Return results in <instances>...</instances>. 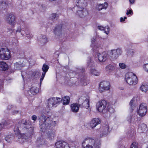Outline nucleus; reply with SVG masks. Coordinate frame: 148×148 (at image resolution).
Listing matches in <instances>:
<instances>
[{
	"instance_id": "nucleus-14",
	"label": "nucleus",
	"mask_w": 148,
	"mask_h": 148,
	"mask_svg": "<svg viewBox=\"0 0 148 148\" xmlns=\"http://www.w3.org/2000/svg\"><path fill=\"white\" fill-rule=\"evenodd\" d=\"M6 21L9 24L14 26L15 24V17L12 14H10L6 18Z\"/></svg>"
},
{
	"instance_id": "nucleus-49",
	"label": "nucleus",
	"mask_w": 148,
	"mask_h": 148,
	"mask_svg": "<svg viewBox=\"0 0 148 148\" xmlns=\"http://www.w3.org/2000/svg\"><path fill=\"white\" fill-rule=\"evenodd\" d=\"M145 71L148 73V64H145L143 66Z\"/></svg>"
},
{
	"instance_id": "nucleus-9",
	"label": "nucleus",
	"mask_w": 148,
	"mask_h": 148,
	"mask_svg": "<svg viewBox=\"0 0 148 148\" xmlns=\"http://www.w3.org/2000/svg\"><path fill=\"white\" fill-rule=\"evenodd\" d=\"M10 57V51L8 49L1 48L0 49V58L1 59L7 60Z\"/></svg>"
},
{
	"instance_id": "nucleus-27",
	"label": "nucleus",
	"mask_w": 148,
	"mask_h": 148,
	"mask_svg": "<svg viewBox=\"0 0 148 148\" xmlns=\"http://www.w3.org/2000/svg\"><path fill=\"white\" fill-rule=\"evenodd\" d=\"M8 67V65L3 61L0 62V68L1 70L3 71H6L7 70Z\"/></svg>"
},
{
	"instance_id": "nucleus-39",
	"label": "nucleus",
	"mask_w": 148,
	"mask_h": 148,
	"mask_svg": "<svg viewBox=\"0 0 148 148\" xmlns=\"http://www.w3.org/2000/svg\"><path fill=\"white\" fill-rule=\"evenodd\" d=\"M126 52L128 55L132 56L134 54V51L133 49H126Z\"/></svg>"
},
{
	"instance_id": "nucleus-28",
	"label": "nucleus",
	"mask_w": 148,
	"mask_h": 148,
	"mask_svg": "<svg viewBox=\"0 0 148 148\" xmlns=\"http://www.w3.org/2000/svg\"><path fill=\"white\" fill-rule=\"evenodd\" d=\"M41 73L38 71H35L32 73L31 77L33 79H35L39 77L40 76Z\"/></svg>"
},
{
	"instance_id": "nucleus-46",
	"label": "nucleus",
	"mask_w": 148,
	"mask_h": 148,
	"mask_svg": "<svg viewBox=\"0 0 148 148\" xmlns=\"http://www.w3.org/2000/svg\"><path fill=\"white\" fill-rule=\"evenodd\" d=\"M130 148H137V144L136 142H133L131 145Z\"/></svg>"
},
{
	"instance_id": "nucleus-55",
	"label": "nucleus",
	"mask_w": 148,
	"mask_h": 148,
	"mask_svg": "<svg viewBox=\"0 0 148 148\" xmlns=\"http://www.w3.org/2000/svg\"><path fill=\"white\" fill-rule=\"evenodd\" d=\"M79 71H81V72H82L84 71V68H81L80 69L79 68Z\"/></svg>"
},
{
	"instance_id": "nucleus-44",
	"label": "nucleus",
	"mask_w": 148,
	"mask_h": 148,
	"mask_svg": "<svg viewBox=\"0 0 148 148\" xmlns=\"http://www.w3.org/2000/svg\"><path fill=\"white\" fill-rule=\"evenodd\" d=\"M37 144L38 145L39 144L42 145L44 143L43 140L41 139H38L36 141Z\"/></svg>"
},
{
	"instance_id": "nucleus-23",
	"label": "nucleus",
	"mask_w": 148,
	"mask_h": 148,
	"mask_svg": "<svg viewBox=\"0 0 148 148\" xmlns=\"http://www.w3.org/2000/svg\"><path fill=\"white\" fill-rule=\"evenodd\" d=\"M97 28L100 30L104 31V33L107 35L109 33V28L108 27H104L101 26H98Z\"/></svg>"
},
{
	"instance_id": "nucleus-51",
	"label": "nucleus",
	"mask_w": 148,
	"mask_h": 148,
	"mask_svg": "<svg viewBox=\"0 0 148 148\" xmlns=\"http://www.w3.org/2000/svg\"><path fill=\"white\" fill-rule=\"evenodd\" d=\"M95 41V38H93L91 40V46L92 47L93 46V44H94Z\"/></svg>"
},
{
	"instance_id": "nucleus-10",
	"label": "nucleus",
	"mask_w": 148,
	"mask_h": 148,
	"mask_svg": "<svg viewBox=\"0 0 148 148\" xmlns=\"http://www.w3.org/2000/svg\"><path fill=\"white\" fill-rule=\"evenodd\" d=\"M61 100L60 98L58 97L50 98L48 100L47 106L49 108H51L54 106L56 107L59 103Z\"/></svg>"
},
{
	"instance_id": "nucleus-2",
	"label": "nucleus",
	"mask_w": 148,
	"mask_h": 148,
	"mask_svg": "<svg viewBox=\"0 0 148 148\" xmlns=\"http://www.w3.org/2000/svg\"><path fill=\"white\" fill-rule=\"evenodd\" d=\"M49 111L43 110L41 112V115L39 117L40 127L42 132L49 128L55 127L56 121H53V119Z\"/></svg>"
},
{
	"instance_id": "nucleus-40",
	"label": "nucleus",
	"mask_w": 148,
	"mask_h": 148,
	"mask_svg": "<svg viewBox=\"0 0 148 148\" xmlns=\"http://www.w3.org/2000/svg\"><path fill=\"white\" fill-rule=\"evenodd\" d=\"M7 127V125L6 121H4L3 122L0 123V130L2 129H4Z\"/></svg>"
},
{
	"instance_id": "nucleus-21",
	"label": "nucleus",
	"mask_w": 148,
	"mask_h": 148,
	"mask_svg": "<svg viewBox=\"0 0 148 148\" xmlns=\"http://www.w3.org/2000/svg\"><path fill=\"white\" fill-rule=\"evenodd\" d=\"M38 41L41 44L44 45L47 42L48 40L45 36L42 35L38 39Z\"/></svg>"
},
{
	"instance_id": "nucleus-35",
	"label": "nucleus",
	"mask_w": 148,
	"mask_h": 148,
	"mask_svg": "<svg viewBox=\"0 0 148 148\" xmlns=\"http://www.w3.org/2000/svg\"><path fill=\"white\" fill-rule=\"evenodd\" d=\"M90 72L92 75L96 76H99L100 74V73L99 72L95 69H92Z\"/></svg>"
},
{
	"instance_id": "nucleus-8",
	"label": "nucleus",
	"mask_w": 148,
	"mask_h": 148,
	"mask_svg": "<svg viewBox=\"0 0 148 148\" xmlns=\"http://www.w3.org/2000/svg\"><path fill=\"white\" fill-rule=\"evenodd\" d=\"M15 36L17 38L20 37L27 36L29 38H32L33 35L31 34L28 30L22 29L20 27H18L16 30Z\"/></svg>"
},
{
	"instance_id": "nucleus-20",
	"label": "nucleus",
	"mask_w": 148,
	"mask_h": 148,
	"mask_svg": "<svg viewBox=\"0 0 148 148\" xmlns=\"http://www.w3.org/2000/svg\"><path fill=\"white\" fill-rule=\"evenodd\" d=\"M80 105L77 103H73L71 105V110L73 112H77L78 111Z\"/></svg>"
},
{
	"instance_id": "nucleus-54",
	"label": "nucleus",
	"mask_w": 148,
	"mask_h": 148,
	"mask_svg": "<svg viewBox=\"0 0 148 148\" xmlns=\"http://www.w3.org/2000/svg\"><path fill=\"white\" fill-rule=\"evenodd\" d=\"M130 3L133 4L135 1V0H129Z\"/></svg>"
},
{
	"instance_id": "nucleus-13",
	"label": "nucleus",
	"mask_w": 148,
	"mask_h": 148,
	"mask_svg": "<svg viewBox=\"0 0 148 148\" xmlns=\"http://www.w3.org/2000/svg\"><path fill=\"white\" fill-rule=\"evenodd\" d=\"M108 54L105 52H103L102 53H98L97 55L99 60L100 62H105L107 59Z\"/></svg>"
},
{
	"instance_id": "nucleus-15",
	"label": "nucleus",
	"mask_w": 148,
	"mask_h": 148,
	"mask_svg": "<svg viewBox=\"0 0 148 148\" xmlns=\"http://www.w3.org/2000/svg\"><path fill=\"white\" fill-rule=\"evenodd\" d=\"M55 145L56 148H70L68 144L64 141H58Z\"/></svg>"
},
{
	"instance_id": "nucleus-42",
	"label": "nucleus",
	"mask_w": 148,
	"mask_h": 148,
	"mask_svg": "<svg viewBox=\"0 0 148 148\" xmlns=\"http://www.w3.org/2000/svg\"><path fill=\"white\" fill-rule=\"evenodd\" d=\"M138 118L137 115H134L133 116L132 122L136 123V122L138 120Z\"/></svg>"
},
{
	"instance_id": "nucleus-56",
	"label": "nucleus",
	"mask_w": 148,
	"mask_h": 148,
	"mask_svg": "<svg viewBox=\"0 0 148 148\" xmlns=\"http://www.w3.org/2000/svg\"><path fill=\"white\" fill-rule=\"evenodd\" d=\"M18 112L17 111H14V114L17 113Z\"/></svg>"
},
{
	"instance_id": "nucleus-22",
	"label": "nucleus",
	"mask_w": 148,
	"mask_h": 148,
	"mask_svg": "<svg viewBox=\"0 0 148 148\" xmlns=\"http://www.w3.org/2000/svg\"><path fill=\"white\" fill-rule=\"evenodd\" d=\"M101 88H102V87H104L105 89L106 90H109L110 89V84L107 82L104 81L100 83Z\"/></svg>"
},
{
	"instance_id": "nucleus-26",
	"label": "nucleus",
	"mask_w": 148,
	"mask_h": 148,
	"mask_svg": "<svg viewBox=\"0 0 148 148\" xmlns=\"http://www.w3.org/2000/svg\"><path fill=\"white\" fill-rule=\"evenodd\" d=\"M39 91V89L38 88L33 87L31 88L30 90L28 92V93L29 94V92H30L32 95H34L38 93Z\"/></svg>"
},
{
	"instance_id": "nucleus-25",
	"label": "nucleus",
	"mask_w": 148,
	"mask_h": 148,
	"mask_svg": "<svg viewBox=\"0 0 148 148\" xmlns=\"http://www.w3.org/2000/svg\"><path fill=\"white\" fill-rule=\"evenodd\" d=\"M102 132L103 135H106L109 132V127L108 125H105L102 128Z\"/></svg>"
},
{
	"instance_id": "nucleus-17",
	"label": "nucleus",
	"mask_w": 148,
	"mask_h": 148,
	"mask_svg": "<svg viewBox=\"0 0 148 148\" xmlns=\"http://www.w3.org/2000/svg\"><path fill=\"white\" fill-rule=\"evenodd\" d=\"M62 26L61 25H58L53 30L54 33L56 36H60L62 34Z\"/></svg>"
},
{
	"instance_id": "nucleus-1",
	"label": "nucleus",
	"mask_w": 148,
	"mask_h": 148,
	"mask_svg": "<svg viewBox=\"0 0 148 148\" xmlns=\"http://www.w3.org/2000/svg\"><path fill=\"white\" fill-rule=\"evenodd\" d=\"M14 130L18 139V141L22 143L33 134L34 129L31 125L23 120L16 125Z\"/></svg>"
},
{
	"instance_id": "nucleus-16",
	"label": "nucleus",
	"mask_w": 148,
	"mask_h": 148,
	"mask_svg": "<svg viewBox=\"0 0 148 148\" xmlns=\"http://www.w3.org/2000/svg\"><path fill=\"white\" fill-rule=\"evenodd\" d=\"M100 123V120L99 119L94 118L91 121L90 123V126L92 128H93L97 125L99 124Z\"/></svg>"
},
{
	"instance_id": "nucleus-36",
	"label": "nucleus",
	"mask_w": 148,
	"mask_h": 148,
	"mask_svg": "<svg viewBox=\"0 0 148 148\" xmlns=\"http://www.w3.org/2000/svg\"><path fill=\"white\" fill-rule=\"evenodd\" d=\"M14 136L13 135H8L5 138V140L8 143H10L11 141L14 138Z\"/></svg>"
},
{
	"instance_id": "nucleus-4",
	"label": "nucleus",
	"mask_w": 148,
	"mask_h": 148,
	"mask_svg": "<svg viewBox=\"0 0 148 148\" xmlns=\"http://www.w3.org/2000/svg\"><path fill=\"white\" fill-rule=\"evenodd\" d=\"M69 10H72L75 16L79 18H84L88 14V12L86 8H70Z\"/></svg>"
},
{
	"instance_id": "nucleus-33",
	"label": "nucleus",
	"mask_w": 148,
	"mask_h": 148,
	"mask_svg": "<svg viewBox=\"0 0 148 148\" xmlns=\"http://www.w3.org/2000/svg\"><path fill=\"white\" fill-rule=\"evenodd\" d=\"M55 136V133L53 131L49 132L48 134V137L50 140H53Z\"/></svg>"
},
{
	"instance_id": "nucleus-53",
	"label": "nucleus",
	"mask_w": 148,
	"mask_h": 148,
	"mask_svg": "<svg viewBox=\"0 0 148 148\" xmlns=\"http://www.w3.org/2000/svg\"><path fill=\"white\" fill-rule=\"evenodd\" d=\"M127 18L126 16H124V18L121 17L120 18L121 22L124 21L125 19Z\"/></svg>"
},
{
	"instance_id": "nucleus-5",
	"label": "nucleus",
	"mask_w": 148,
	"mask_h": 148,
	"mask_svg": "<svg viewBox=\"0 0 148 148\" xmlns=\"http://www.w3.org/2000/svg\"><path fill=\"white\" fill-rule=\"evenodd\" d=\"M107 103L105 100H102L99 101L97 104V108L99 112H104L106 111V113H104L103 116L106 117L110 116V112L106 111Z\"/></svg>"
},
{
	"instance_id": "nucleus-52",
	"label": "nucleus",
	"mask_w": 148,
	"mask_h": 148,
	"mask_svg": "<svg viewBox=\"0 0 148 148\" xmlns=\"http://www.w3.org/2000/svg\"><path fill=\"white\" fill-rule=\"evenodd\" d=\"M37 119V117L35 115H33L32 116V119L34 121V122Z\"/></svg>"
},
{
	"instance_id": "nucleus-34",
	"label": "nucleus",
	"mask_w": 148,
	"mask_h": 148,
	"mask_svg": "<svg viewBox=\"0 0 148 148\" xmlns=\"http://www.w3.org/2000/svg\"><path fill=\"white\" fill-rule=\"evenodd\" d=\"M134 101H135V98H133L130 101V102L129 104L131 107V109L130 110V112H132L133 111L135 107L134 105H133Z\"/></svg>"
},
{
	"instance_id": "nucleus-37",
	"label": "nucleus",
	"mask_w": 148,
	"mask_h": 148,
	"mask_svg": "<svg viewBox=\"0 0 148 148\" xmlns=\"http://www.w3.org/2000/svg\"><path fill=\"white\" fill-rule=\"evenodd\" d=\"M7 6V4L4 1L0 2V9L3 10L5 9Z\"/></svg>"
},
{
	"instance_id": "nucleus-3",
	"label": "nucleus",
	"mask_w": 148,
	"mask_h": 148,
	"mask_svg": "<svg viewBox=\"0 0 148 148\" xmlns=\"http://www.w3.org/2000/svg\"><path fill=\"white\" fill-rule=\"evenodd\" d=\"M82 146L83 148H100V143H97L94 138L88 137L83 140Z\"/></svg>"
},
{
	"instance_id": "nucleus-24",
	"label": "nucleus",
	"mask_w": 148,
	"mask_h": 148,
	"mask_svg": "<svg viewBox=\"0 0 148 148\" xmlns=\"http://www.w3.org/2000/svg\"><path fill=\"white\" fill-rule=\"evenodd\" d=\"M60 101H61L64 105H67L69 102L70 98L68 96H65L61 99Z\"/></svg>"
},
{
	"instance_id": "nucleus-50",
	"label": "nucleus",
	"mask_w": 148,
	"mask_h": 148,
	"mask_svg": "<svg viewBox=\"0 0 148 148\" xmlns=\"http://www.w3.org/2000/svg\"><path fill=\"white\" fill-rule=\"evenodd\" d=\"M133 14V12L132 9L129 10V11L127 10L126 14L128 15L129 14Z\"/></svg>"
},
{
	"instance_id": "nucleus-57",
	"label": "nucleus",
	"mask_w": 148,
	"mask_h": 148,
	"mask_svg": "<svg viewBox=\"0 0 148 148\" xmlns=\"http://www.w3.org/2000/svg\"><path fill=\"white\" fill-rule=\"evenodd\" d=\"M18 65V63H16L15 64H14V65H15V66H17V65Z\"/></svg>"
},
{
	"instance_id": "nucleus-18",
	"label": "nucleus",
	"mask_w": 148,
	"mask_h": 148,
	"mask_svg": "<svg viewBox=\"0 0 148 148\" xmlns=\"http://www.w3.org/2000/svg\"><path fill=\"white\" fill-rule=\"evenodd\" d=\"M49 68V66L47 65L44 64L42 68V70L43 71V72L42 73L41 77L40 79V84H41L42 81L43 80L46 73L48 71Z\"/></svg>"
},
{
	"instance_id": "nucleus-47",
	"label": "nucleus",
	"mask_w": 148,
	"mask_h": 148,
	"mask_svg": "<svg viewBox=\"0 0 148 148\" xmlns=\"http://www.w3.org/2000/svg\"><path fill=\"white\" fill-rule=\"evenodd\" d=\"M119 65L120 67L122 69L125 68L126 66L125 64L123 63H120L119 64Z\"/></svg>"
},
{
	"instance_id": "nucleus-29",
	"label": "nucleus",
	"mask_w": 148,
	"mask_h": 148,
	"mask_svg": "<svg viewBox=\"0 0 148 148\" xmlns=\"http://www.w3.org/2000/svg\"><path fill=\"white\" fill-rule=\"evenodd\" d=\"M140 89L142 92H145L148 90V85L143 84L140 87Z\"/></svg>"
},
{
	"instance_id": "nucleus-45",
	"label": "nucleus",
	"mask_w": 148,
	"mask_h": 148,
	"mask_svg": "<svg viewBox=\"0 0 148 148\" xmlns=\"http://www.w3.org/2000/svg\"><path fill=\"white\" fill-rule=\"evenodd\" d=\"M81 82L82 85H87L88 84V82H87L86 79V78H84V79L81 80Z\"/></svg>"
},
{
	"instance_id": "nucleus-32",
	"label": "nucleus",
	"mask_w": 148,
	"mask_h": 148,
	"mask_svg": "<svg viewBox=\"0 0 148 148\" xmlns=\"http://www.w3.org/2000/svg\"><path fill=\"white\" fill-rule=\"evenodd\" d=\"M82 105L84 108L87 109L89 107V100L88 99H86L85 101L82 103Z\"/></svg>"
},
{
	"instance_id": "nucleus-48",
	"label": "nucleus",
	"mask_w": 148,
	"mask_h": 148,
	"mask_svg": "<svg viewBox=\"0 0 148 148\" xmlns=\"http://www.w3.org/2000/svg\"><path fill=\"white\" fill-rule=\"evenodd\" d=\"M102 88H101V84H100L99 86V91L100 92H104L105 91L107 90H106V89H105V88L104 87H102Z\"/></svg>"
},
{
	"instance_id": "nucleus-31",
	"label": "nucleus",
	"mask_w": 148,
	"mask_h": 148,
	"mask_svg": "<svg viewBox=\"0 0 148 148\" xmlns=\"http://www.w3.org/2000/svg\"><path fill=\"white\" fill-rule=\"evenodd\" d=\"M59 17V15L58 14L56 13H53L51 14L50 16V19L52 20H55L58 19Z\"/></svg>"
},
{
	"instance_id": "nucleus-38",
	"label": "nucleus",
	"mask_w": 148,
	"mask_h": 148,
	"mask_svg": "<svg viewBox=\"0 0 148 148\" xmlns=\"http://www.w3.org/2000/svg\"><path fill=\"white\" fill-rule=\"evenodd\" d=\"M114 69V67L112 65L110 64L106 67V70L108 71H112Z\"/></svg>"
},
{
	"instance_id": "nucleus-6",
	"label": "nucleus",
	"mask_w": 148,
	"mask_h": 148,
	"mask_svg": "<svg viewBox=\"0 0 148 148\" xmlns=\"http://www.w3.org/2000/svg\"><path fill=\"white\" fill-rule=\"evenodd\" d=\"M122 53V49L118 48L113 49L109 51L108 52V56L112 60H115L121 55Z\"/></svg>"
},
{
	"instance_id": "nucleus-41",
	"label": "nucleus",
	"mask_w": 148,
	"mask_h": 148,
	"mask_svg": "<svg viewBox=\"0 0 148 148\" xmlns=\"http://www.w3.org/2000/svg\"><path fill=\"white\" fill-rule=\"evenodd\" d=\"M87 64L88 66L91 67L92 66H94L95 64L92 61L91 58H90L89 59V60L87 62Z\"/></svg>"
},
{
	"instance_id": "nucleus-19",
	"label": "nucleus",
	"mask_w": 148,
	"mask_h": 148,
	"mask_svg": "<svg viewBox=\"0 0 148 148\" xmlns=\"http://www.w3.org/2000/svg\"><path fill=\"white\" fill-rule=\"evenodd\" d=\"M108 6V4L107 2H105L102 4H97L96 6V8L99 11L103 9L106 10Z\"/></svg>"
},
{
	"instance_id": "nucleus-30",
	"label": "nucleus",
	"mask_w": 148,
	"mask_h": 148,
	"mask_svg": "<svg viewBox=\"0 0 148 148\" xmlns=\"http://www.w3.org/2000/svg\"><path fill=\"white\" fill-rule=\"evenodd\" d=\"M139 129L142 131V132H143L147 130V126L145 124H141L140 125Z\"/></svg>"
},
{
	"instance_id": "nucleus-43",
	"label": "nucleus",
	"mask_w": 148,
	"mask_h": 148,
	"mask_svg": "<svg viewBox=\"0 0 148 148\" xmlns=\"http://www.w3.org/2000/svg\"><path fill=\"white\" fill-rule=\"evenodd\" d=\"M132 117L131 115H129L127 117L126 120L130 123L132 122Z\"/></svg>"
},
{
	"instance_id": "nucleus-12",
	"label": "nucleus",
	"mask_w": 148,
	"mask_h": 148,
	"mask_svg": "<svg viewBox=\"0 0 148 148\" xmlns=\"http://www.w3.org/2000/svg\"><path fill=\"white\" fill-rule=\"evenodd\" d=\"M76 6L73 8H86L87 2L86 0H76Z\"/></svg>"
},
{
	"instance_id": "nucleus-7",
	"label": "nucleus",
	"mask_w": 148,
	"mask_h": 148,
	"mask_svg": "<svg viewBox=\"0 0 148 148\" xmlns=\"http://www.w3.org/2000/svg\"><path fill=\"white\" fill-rule=\"evenodd\" d=\"M125 79L127 83L130 85H135L138 82L137 76L132 72H130L126 73Z\"/></svg>"
},
{
	"instance_id": "nucleus-11",
	"label": "nucleus",
	"mask_w": 148,
	"mask_h": 148,
	"mask_svg": "<svg viewBox=\"0 0 148 148\" xmlns=\"http://www.w3.org/2000/svg\"><path fill=\"white\" fill-rule=\"evenodd\" d=\"M147 112V107L144 103L141 104L140 106L139 110H138V113L142 116H144Z\"/></svg>"
}]
</instances>
